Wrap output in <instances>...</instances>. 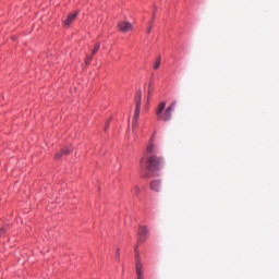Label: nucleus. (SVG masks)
Segmentation results:
<instances>
[{
	"instance_id": "f257e3e1",
	"label": "nucleus",
	"mask_w": 279,
	"mask_h": 279,
	"mask_svg": "<svg viewBox=\"0 0 279 279\" xmlns=\"http://www.w3.org/2000/svg\"><path fill=\"white\" fill-rule=\"evenodd\" d=\"M165 168V158L158 155H149L146 158V172L144 173V178H154V175H158V172Z\"/></svg>"
},
{
	"instance_id": "f03ea898",
	"label": "nucleus",
	"mask_w": 279,
	"mask_h": 279,
	"mask_svg": "<svg viewBox=\"0 0 279 279\" xmlns=\"http://www.w3.org/2000/svg\"><path fill=\"white\" fill-rule=\"evenodd\" d=\"M165 108H167V102H160L156 108L155 114L157 121H163V123H167L171 121V118L173 117V111L175 110V102H171L167 109Z\"/></svg>"
},
{
	"instance_id": "7ed1b4c3",
	"label": "nucleus",
	"mask_w": 279,
	"mask_h": 279,
	"mask_svg": "<svg viewBox=\"0 0 279 279\" xmlns=\"http://www.w3.org/2000/svg\"><path fill=\"white\" fill-rule=\"evenodd\" d=\"M143 99V93L138 89L135 94V112L133 117V132L138 128V117H141V101Z\"/></svg>"
},
{
	"instance_id": "20e7f679",
	"label": "nucleus",
	"mask_w": 279,
	"mask_h": 279,
	"mask_svg": "<svg viewBox=\"0 0 279 279\" xmlns=\"http://www.w3.org/2000/svg\"><path fill=\"white\" fill-rule=\"evenodd\" d=\"M137 234V243H145L147 241V236H149V230L147 227H140Z\"/></svg>"
},
{
	"instance_id": "39448f33",
	"label": "nucleus",
	"mask_w": 279,
	"mask_h": 279,
	"mask_svg": "<svg viewBox=\"0 0 279 279\" xmlns=\"http://www.w3.org/2000/svg\"><path fill=\"white\" fill-rule=\"evenodd\" d=\"M118 27L120 32H123L124 34H128V32H132V29H134V25H132L130 22H120Z\"/></svg>"
},
{
	"instance_id": "423d86ee",
	"label": "nucleus",
	"mask_w": 279,
	"mask_h": 279,
	"mask_svg": "<svg viewBox=\"0 0 279 279\" xmlns=\"http://www.w3.org/2000/svg\"><path fill=\"white\" fill-rule=\"evenodd\" d=\"M161 189H162V181L157 179L150 182V191H154L155 193H160Z\"/></svg>"
},
{
	"instance_id": "0eeeda50",
	"label": "nucleus",
	"mask_w": 279,
	"mask_h": 279,
	"mask_svg": "<svg viewBox=\"0 0 279 279\" xmlns=\"http://www.w3.org/2000/svg\"><path fill=\"white\" fill-rule=\"evenodd\" d=\"M77 19V13H71L68 15L66 20L63 22L64 27H69L73 21Z\"/></svg>"
},
{
	"instance_id": "6e6552de",
	"label": "nucleus",
	"mask_w": 279,
	"mask_h": 279,
	"mask_svg": "<svg viewBox=\"0 0 279 279\" xmlns=\"http://www.w3.org/2000/svg\"><path fill=\"white\" fill-rule=\"evenodd\" d=\"M99 44H96V46L94 47L93 51H92V56H87L86 57V64H90V62L93 61V56L96 54L97 51H99Z\"/></svg>"
},
{
	"instance_id": "1a4fd4ad",
	"label": "nucleus",
	"mask_w": 279,
	"mask_h": 279,
	"mask_svg": "<svg viewBox=\"0 0 279 279\" xmlns=\"http://www.w3.org/2000/svg\"><path fill=\"white\" fill-rule=\"evenodd\" d=\"M160 64H162V59L160 57H157L153 64L154 71H158L160 69Z\"/></svg>"
},
{
	"instance_id": "9d476101",
	"label": "nucleus",
	"mask_w": 279,
	"mask_h": 279,
	"mask_svg": "<svg viewBox=\"0 0 279 279\" xmlns=\"http://www.w3.org/2000/svg\"><path fill=\"white\" fill-rule=\"evenodd\" d=\"M146 153L147 154H156V146L154 145V143H149L147 148H146Z\"/></svg>"
},
{
	"instance_id": "9b49d317",
	"label": "nucleus",
	"mask_w": 279,
	"mask_h": 279,
	"mask_svg": "<svg viewBox=\"0 0 279 279\" xmlns=\"http://www.w3.org/2000/svg\"><path fill=\"white\" fill-rule=\"evenodd\" d=\"M73 151V148L71 146H66L64 147L61 153L63 154V156H69V154H71Z\"/></svg>"
},
{
	"instance_id": "f8f14e48",
	"label": "nucleus",
	"mask_w": 279,
	"mask_h": 279,
	"mask_svg": "<svg viewBox=\"0 0 279 279\" xmlns=\"http://www.w3.org/2000/svg\"><path fill=\"white\" fill-rule=\"evenodd\" d=\"M133 193H135V195H140L141 194V187L136 186L133 189Z\"/></svg>"
},
{
	"instance_id": "ddd939ff",
	"label": "nucleus",
	"mask_w": 279,
	"mask_h": 279,
	"mask_svg": "<svg viewBox=\"0 0 279 279\" xmlns=\"http://www.w3.org/2000/svg\"><path fill=\"white\" fill-rule=\"evenodd\" d=\"M62 156H64V154H62V150L60 153H57L54 158L56 160H60V158H62Z\"/></svg>"
},
{
	"instance_id": "4468645a",
	"label": "nucleus",
	"mask_w": 279,
	"mask_h": 279,
	"mask_svg": "<svg viewBox=\"0 0 279 279\" xmlns=\"http://www.w3.org/2000/svg\"><path fill=\"white\" fill-rule=\"evenodd\" d=\"M135 253H136V258H140V260H141V255H140V253H138V246H135ZM135 267H136V259H135Z\"/></svg>"
},
{
	"instance_id": "2eb2a0df",
	"label": "nucleus",
	"mask_w": 279,
	"mask_h": 279,
	"mask_svg": "<svg viewBox=\"0 0 279 279\" xmlns=\"http://www.w3.org/2000/svg\"><path fill=\"white\" fill-rule=\"evenodd\" d=\"M5 234V228L0 229V236H3Z\"/></svg>"
},
{
	"instance_id": "dca6fc26",
	"label": "nucleus",
	"mask_w": 279,
	"mask_h": 279,
	"mask_svg": "<svg viewBox=\"0 0 279 279\" xmlns=\"http://www.w3.org/2000/svg\"><path fill=\"white\" fill-rule=\"evenodd\" d=\"M146 34H151V26L146 29Z\"/></svg>"
},
{
	"instance_id": "f3484780",
	"label": "nucleus",
	"mask_w": 279,
	"mask_h": 279,
	"mask_svg": "<svg viewBox=\"0 0 279 279\" xmlns=\"http://www.w3.org/2000/svg\"><path fill=\"white\" fill-rule=\"evenodd\" d=\"M106 130H108V124L106 125Z\"/></svg>"
},
{
	"instance_id": "a211bd4d",
	"label": "nucleus",
	"mask_w": 279,
	"mask_h": 279,
	"mask_svg": "<svg viewBox=\"0 0 279 279\" xmlns=\"http://www.w3.org/2000/svg\"><path fill=\"white\" fill-rule=\"evenodd\" d=\"M117 254H118V256H119V250L117 251Z\"/></svg>"
}]
</instances>
